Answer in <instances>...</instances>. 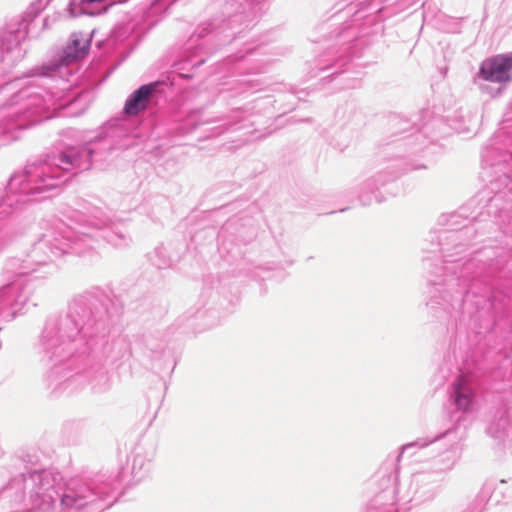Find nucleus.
Here are the masks:
<instances>
[{"label":"nucleus","instance_id":"obj_1","mask_svg":"<svg viewBox=\"0 0 512 512\" xmlns=\"http://www.w3.org/2000/svg\"><path fill=\"white\" fill-rule=\"evenodd\" d=\"M118 486L113 479L71 478L52 469L31 470L13 477L0 491L1 512H100Z\"/></svg>","mask_w":512,"mask_h":512},{"label":"nucleus","instance_id":"obj_2","mask_svg":"<svg viewBox=\"0 0 512 512\" xmlns=\"http://www.w3.org/2000/svg\"><path fill=\"white\" fill-rule=\"evenodd\" d=\"M103 324L91 309L74 302L64 317L51 318L41 333L37 353L47 366L46 381L52 392L73 391L82 376L70 375L73 358L88 353L95 345V333Z\"/></svg>","mask_w":512,"mask_h":512},{"label":"nucleus","instance_id":"obj_3","mask_svg":"<svg viewBox=\"0 0 512 512\" xmlns=\"http://www.w3.org/2000/svg\"><path fill=\"white\" fill-rule=\"evenodd\" d=\"M112 130L111 127L101 129L83 145L67 147L58 154L30 162L28 176L16 177L12 186L19 185L27 179L36 185V189H44L45 192L58 188L70 176L90 169L93 159H105L115 144L111 135Z\"/></svg>","mask_w":512,"mask_h":512},{"label":"nucleus","instance_id":"obj_4","mask_svg":"<svg viewBox=\"0 0 512 512\" xmlns=\"http://www.w3.org/2000/svg\"><path fill=\"white\" fill-rule=\"evenodd\" d=\"M87 238L77 239L75 224L59 223L48 229L31 247L25 258L10 257L2 268L3 281L7 283L20 281L25 289L31 293V289L22 277L37 271L38 267L51 263L54 259L65 254L83 255L84 248L82 240L87 241L86 245L91 246L93 236L87 234Z\"/></svg>","mask_w":512,"mask_h":512},{"label":"nucleus","instance_id":"obj_5","mask_svg":"<svg viewBox=\"0 0 512 512\" xmlns=\"http://www.w3.org/2000/svg\"><path fill=\"white\" fill-rule=\"evenodd\" d=\"M447 239L453 246L442 248L445 278L430 284L426 296V306L435 314L440 310L450 313L456 306H460L470 279L486 268V264L476 256L467 258L463 254L465 245L458 242V233L449 235Z\"/></svg>","mask_w":512,"mask_h":512},{"label":"nucleus","instance_id":"obj_6","mask_svg":"<svg viewBox=\"0 0 512 512\" xmlns=\"http://www.w3.org/2000/svg\"><path fill=\"white\" fill-rule=\"evenodd\" d=\"M59 97L46 90L36 81L20 87L0 106V147L20 138L22 131L50 119L63 107Z\"/></svg>","mask_w":512,"mask_h":512},{"label":"nucleus","instance_id":"obj_7","mask_svg":"<svg viewBox=\"0 0 512 512\" xmlns=\"http://www.w3.org/2000/svg\"><path fill=\"white\" fill-rule=\"evenodd\" d=\"M70 222L75 224L77 239L87 238V234L93 236L91 246L82 240L83 255L94 251L99 239H104L116 248H126L132 243L131 235L123 222L114 220L104 207L86 206L83 211H75L70 217Z\"/></svg>","mask_w":512,"mask_h":512},{"label":"nucleus","instance_id":"obj_8","mask_svg":"<svg viewBox=\"0 0 512 512\" xmlns=\"http://www.w3.org/2000/svg\"><path fill=\"white\" fill-rule=\"evenodd\" d=\"M440 481L432 472L422 471L411 477L408 491L397 497L396 485L376 495L370 503L367 512H398L397 501L405 503L413 500L425 502L433 500L440 492Z\"/></svg>","mask_w":512,"mask_h":512},{"label":"nucleus","instance_id":"obj_9","mask_svg":"<svg viewBox=\"0 0 512 512\" xmlns=\"http://www.w3.org/2000/svg\"><path fill=\"white\" fill-rule=\"evenodd\" d=\"M442 438H446L451 442V445L444 452L439 454L433 462L434 466V474L435 473H443L450 471L461 456V446L460 443L463 440V436L458 434L457 428L449 429L445 431L443 434H438L432 438H419L413 442L407 443L403 445L400 449V453L397 456V461L399 462L403 454L413 448L422 449L427 447L429 444L438 441Z\"/></svg>","mask_w":512,"mask_h":512},{"label":"nucleus","instance_id":"obj_10","mask_svg":"<svg viewBox=\"0 0 512 512\" xmlns=\"http://www.w3.org/2000/svg\"><path fill=\"white\" fill-rule=\"evenodd\" d=\"M29 163L25 166L24 171L15 173L9 180L6 193L0 197V221L7 218L25 204L29 197L40 196L45 192L44 189H36V185L27 179L21 181L19 185H13V181L19 176H28ZM2 244H0V249Z\"/></svg>","mask_w":512,"mask_h":512},{"label":"nucleus","instance_id":"obj_11","mask_svg":"<svg viewBox=\"0 0 512 512\" xmlns=\"http://www.w3.org/2000/svg\"><path fill=\"white\" fill-rule=\"evenodd\" d=\"M28 23L25 20L9 24L0 34V74L23 56L20 44L28 36Z\"/></svg>","mask_w":512,"mask_h":512},{"label":"nucleus","instance_id":"obj_12","mask_svg":"<svg viewBox=\"0 0 512 512\" xmlns=\"http://www.w3.org/2000/svg\"><path fill=\"white\" fill-rule=\"evenodd\" d=\"M376 18V15H365L362 10H358L353 15L352 23L343 27L341 31L333 36L338 46L335 54H339L338 58L335 60V66L342 61V58L353 56L354 52L352 49H354L356 43L361 41V38L366 35L364 28L358 29L356 24L362 19H365L366 23H374Z\"/></svg>","mask_w":512,"mask_h":512},{"label":"nucleus","instance_id":"obj_13","mask_svg":"<svg viewBox=\"0 0 512 512\" xmlns=\"http://www.w3.org/2000/svg\"><path fill=\"white\" fill-rule=\"evenodd\" d=\"M29 300V291L20 281L0 287V322H9L21 313Z\"/></svg>","mask_w":512,"mask_h":512},{"label":"nucleus","instance_id":"obj_14","mask_svg":"<svg viewBox=\"0 0 512 512\" xmlns=\"http://www.w3.org/2000/svg\"><path fill=\"white\" fill-rule=\"evenodd\" d=\"M479 385L469 374H460L450 386V400L458 411L471 412L476 404Z\"/></svg>","mask_w":512,"mask_h":512},{"label":"nucleus","instance_id":"obj_15","mask_svg":"<svg viewBox=\"0 0 512 512\" xmlns=\"http://www.w3.org/2000/svg\"><path fill=\"white\" fill-rule=\"evenodd\" d=\"M477 79L506 84L512 80V55L498 54L482 61Z\"/></svg>","mask_w":512,"mask_h":512},{"label":"nucleus","instance_id":"obj_16","mask_svg":"<svg viewBox=\"0 0 512 512\" xmlns=\"http://www.w3.org/2000/svg\"><path fill=\"white\" fill-rule=\"evenodd\" d=\"M402 160H399V172L389 173L378 172L375 175L365 179L360 184L358 198L363 205H370L372 203V197L370 194H374L380 186H383L386 182L393 180L397 176H400L404 172L425 168L424 165H415L402 168Z\"/></svg>","mask_w":512,"mask_h":512},{"label":"nucleus","instance_id":"obj_17","mask_svg":"<svg viewBox=\"0 0 512 512\" xmlns=\"http://www.w3.org/2000/svg\"><path fill=\"white\" fill-rule=\"evenodd\" d=\"M486 433L497 444H505L512 440L511 411L507 408L495 410L488 421Z\"/></svg>","mask_w":512,"mask_h":512},{"label":"nucleus","instance_id":"obj_18","mask_svg":"<svg viewBox=\"0 0 512 512\" xmlns=\"http://www.w3.org/2000/svg\"><path fill=\"white\" fill-rule=\"evenodd\" d=\"M155 457L153 445L138 444L132 451L131 474L135 481H141L151 471L152 461Z\"/></svg>","mask_w":512,"mask_h":512},{"label":"nucleus","instance_id":"obj_19","mask_svg":"<svg viewBox=\"0 0 512 512\" xmlns=\"http://www.w3.org/2000/svg\"><path fill=\"white\" fill-rule=\"evenodd\" d=\"M157 83L142 85L135 90L126 100L124 113L129 116H136L147 108L150 98L155 93Z\"/></svg>","mask_w":512,"mask_h":512},{"label":"nucleus","instance_id":"obj_20","mask_svg":"<svg viewBox=\"0 0 512 512\" xmlns=\"http://www.w3.org/2000/svg\"><path fill=\"white\" fill-rule=\"evenodd\" d=\"M83 51L84 49L74 51V49L71 48L69 44H67L59 55V59L56 60L55 63H52L50 66H48V69L51 71L59 70L64 66L83 59Z\"/></svg>","mask_w":512,"mask_h":512},{"label":"nucleus","instance_id":"obj_21","mask_svg":"<svg viewBox=\"0 0 512 512\" xmlns=\"http://www.w3.org/2000/svg\"><path fill=\"white\" fill-rule=\"evenodd\" d=\"M71 48L75 50L84 49L83 58L87 55L90 48V39L86 37L83 33L74 32L70 36V40L68 43Z\"/></svg>","mask_w":512,"mask_h":512},{"label":"nucleus","instance_id":"obj_22","mask_svg":"<svg viewBox=\"0 0 512 512\" xmlns=\"http://www.w3.org/2000/svg\"><path fill=\"white\" fill-rule=\"evenodd\" d=\"M246 15L243 12L235 13L232 16H230L225 23V29H229L231 32L227 35L228 37H233V39L236 38L237 33H241L242 30H238L237 26L241 25L243 20L246 19Z\"/></svg>","mask_w":512,"mask_h":512},{"label":"nucleus","instance_id":"obj_23","mask_svg":"<svg viewBox=\"0 0 512 512\" xmlns=\"http://www.w3.org/2000/svg\"><path fill=\"white\" fill-rule=\"evenodd\" d=\"M92 389L97 392L105 391L109 387V378L107 372L103 369L97 372V375L91 380Z\"/></svg>","mask_w":512,"mask_h":512},{"label":"nucleus","instance_id":"obj_24","mask_svg":"<svg viewBox=\"0 0 512 512\" xmlns=\"http://www.w3.org/2000/svg\"><path fill=\"white\" fill-rule=\"evenodd\" d=\"M162 252H163V250H162V249L157 248V249L155 250V256L159 257V259H158V260H157V259H154V258L152 259V261H153L154 265H156V266H157V267H159V268H164V267H166V266H168V265H169V261H168V259H166V258L162 257Z\"/></svg>","mask_w":512,"mask_h":512},{"label":"nucleus","instance_id":"obj_25","mask_svg":"<svg viewBox=\"0 0 512 512\" xmlns=\"http://www.w3.org/2000/svg\"><path fill=\"white\" fill-rule=\"evenodd\" d=\"M484 506L481 500L475 499L463 512H483Z\"/></svg>","mask_w":512,"mask_h":512},{"label":"nucleus","instance_id":"obj_26","mask_svg":"<svg viewBox=\"0 0 512 512\" xmlns=\"http://www.w3.org/2000/svg\"><path fill=\"white\" fill-rule=\"evenodd\" d=\"M484 506L481 500L475 499L463 512H483Z\"/></svg>","mask_w":512,"mask_h":512},{"label":"nucleus","instance_id":"obj_27","mask_svg":"<svg viewBox=\"0 0 512 512\" xmlns=\"http://www.w3.org/2000/svg\"><path fill=\"white\" fill-rule=\"evenodd\" d=\"M8 86H13V87H17V83L14 81V82H10V83H6L5 84V87H8Z\"/></svg>","mask_w":512,"mask_h":512},{"label":"nucleus","instance_id":"obj_28","mask_svg":"<svg viewBox=\"0 0 512 512\" xmlns=\"http://www.w3.org/2000/svg\"><path fill=\"white\" fill-rule=\"evenodd\" d=\"M357 85H358V82H354V83H353V84H351L349 87H351V88H355V87H357Z\"/></svg>","mask_w":512,"mask_h":512},{"label":"nucleus","instance_id":"obj_29","mask_svg":"<svg viewBox=\"0 0 512 512\" xmlns=\"http://www.w3.org/2000/svg\"><path fill=\"white\" fill-rule=\"evenodd\" d=\"M471 231H472V229L466 228V230H465V234H468V233H470Z\"/></svg>","mask_w":512,"mask_h":512},{"label":"nucleus","instance_id":"obj_30","mask_svg":"<svg viewBox=\"0 0 512 512\" xmlns=\"http://www.w3.org/2000/svg\"><path fill=\"white\" fill-rule=\"evenodd\" d=\"M380 11H381V9H380V8H376V9L374 10V12H375V13H379Z\"/></svg>","mask_w":512,"mask_h":512},{"label":"nucleus","instance_id":"obj_31","mask_svg":"<svg viewBox=\"0 0 512 512\" xmlns=\"http://www.w3.org/2000/svg\"><path fill=\"white\" fill-rule=\"evenodd\" d=\"M243 57H244V55H243V54H240V55H238V56H237V59H241V58H243Z\"/></svg>","mask_w":512,"mask_h":512},{"label":"nucleus","instance_id":"obj_32","mask_svg":"<svg viewBox=\"0 0 512 512\" xmlns=\"http://www.w3.org/2000/svg\"><path fill=\"white\" fill-rule=\"evenodd\" d=\"M246 51H247V53H249V52L252 51V48L249 47V48L246 49Z\"/></svg>","mask_w":512,"mask_h":512},{"label":"nucleus","instance_id":"obj_33","mask_svg":"<svg viewBox=\"0 0 512 512\" xmlns=\"http://www.w3.org/2000/svg\"><path fill=\"white\" fill-rule=\"evenodd\" d=\"M374 198H375L376 202H380L381 201L380 199H378V197L376 195H375Z\"/></svg>","mask_w":512,"mask_h":512},{"label":"nucleus","instance_id":"obj_34","mask_svg":"<svg viewBox=\"0 0 512 512\" xmlns=\"http://www.w3.org/2000/svg\"><path fill=\"white\" fill-rule=\"evenodd\" d=\"M374 26H376L377 28H380L379 23H374Z\"/></svg>","mask_w":512,"mask_h":512}]
</instances>
